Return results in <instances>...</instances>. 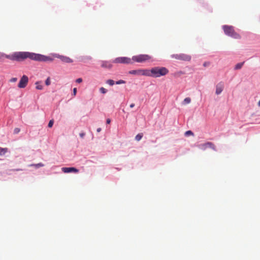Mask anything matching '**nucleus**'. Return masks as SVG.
Here are the masks:
<instances>
[{
  "label": "nucleus",
  "mask_w": 260,
  "mask_h": 260,
  "mask_svg": "<svg viewBox=\"0 0 260 260\" xmlns=\"http://www.w3.org/2000/svg\"><path fill=\"white\" fill-rule=\"evenodd\" d=\"M101 128H98L97 129V132H101Z\"/></svg>",
  "instance_id": "c9c22d12"
},
{
  "label": "nucleus",
  "mask_w": 260,
  "mask_h": 260,
  "mask_svg": "<svg viewBox=\"0 0 260 260\" xmlns=\"http://www.w3.org/2000/svg\"><path fill=\"white\" fill-rule=\"evenodd\" d=\"M172 58L177 60L189 61L191 60V57L190 55L184 53L180 54H173L171 55Z\"/></svg>",
  "instance_id": "39448f33"
},
{
  "label": "nucleus",
  "mask_w": 260,
  "mask_h": 260,
  "mask_svg": "<svg viewBox=\"0 0 260 260\" xmlns=\"http://www.w3.org/2000/svg\"><path fill=\"white\" fill-rule=\"evenodd\" d=\"M54 123V120L53 119L50 120L49 122L48 126L50 128L52 127Z\"/></svg>",
  "instance_id": "5701e85b"
},
{
  "label": "nucleus",
  "mask_w": 260,
  "mask_h": 260,
  "mask_svg": "<svg viewBox=\"0 0 260 260\" xmlns=\"http://www.w3.org/2000/svg\"><path fill=\"white\" fill-rule=\"evenodd\" d=\"M244 62H240V63H237L235 67V70H239V69H240L242 66H243L244 64Z\"/></svg>",
  "instance_id": "dca6fc26"
},
{
  "label": "nucleus",
  "mask_w": 260,
  "mask_h": 260,
  "mask_svg": "<svg viewBox=\"0 0 260 260\" xmlns=\"http://www.w3.org/2000/svg\"><path fill=\"white\" fill-rule=\"evenodd\" d=\"M57 57L59 58L62 61L66 63H71L73 61L72 59L67 56L58 55Z\"/></svg>",
  "instance_id": "f8f14e48"
},
{
  "label": "nucleus",
  "mask_w": 260,
  "mask_h": 260,
  "mask_svg": "<svg viewBox=\"0 0 260 260\" xmlns=\"http://www.w3.org/2000/svg\"><path fill=\"white\" fill-rule=\"evenodd\" d=\"M34 166H35L37 168H38V167H40L44 166V165L41 164V163H39L38 164L34 165Z\"/></svg>",
  "instance_id": "cd10ccee"
},
{
  "label": "nucleus",
  "mask_w": 260,
  "mask_h": 260,
  "mask_svg": "<svg viewBox=\"0 0 260 260\" xmlns=\"http://www.w3.org/2000/svg\"><path fill=\"white\" fill-rule=\"evenodd\" d=\"M177 74L178 75H182V74H183L184 73L182 71H179V72L177 73Z\"/></svg>",
  "instance_id": "72a5a7b5"
},
{
  "label": "nucleus",
  "mask_w": 260,
  "mask_h": 260,
  "mask_svg": "<svg viewBox=\"0 0 260 260\" xmlns=\"http://www.w3.org/2000/svg\"><path fill=\"white\" fill-rule=\"evenodd\" d=\"M79 135H80V136L82 138H83L84 137V136H85V133H80V134H79Z\"/></svg>",
  "instance_id": "7c9ffc66"
},
{
  "label": "nucleus",
  "mask_w": 260,
  "mask_h": 260,
  "mask_svg": "<svg viewBox=\"0 0 260 260\" xmlns=\"http://www.w3.org/2000/svg\"><path fill=\"white\" fill-rule=\"evenodd\" d=\"M76 93H77V88H74L73 89V95L74 96H75V95H76Z\"/></svg>",
  "instance_id": "c85d7f7f"
},
{
  "label": "nucleus",
  "mask_w": 260,
  "mask_h": 260,
  "mask_svg": "<svg viewBox=\"0 0 260 260\" xmlns=\"http://www.w3.org/2000/svg\"><path fill=\"white\" fill-rule=\"evenodd\" d=\"M190 102H191L190 98H186L183 100V104H184V105L188 104H189L190 103Z\"/></svg>",
  "instance_id": "a211bd4d"
},
{
  "label": "nucleus",
  "mask_w": 260,
  "mask_h": 260,
  "mask_svg": "<svg viewBox=\"0 0 260 260\" xmlns=\"http://www.w3.org/2000/svg\"><path fill=\"white\" fill-rule=\"evenodd\" d=\"M100 91L103 94H105L107 92V90L103 87L100 88Z\"/></svg>",
  "instance_id": "412c9836"
},
{
  "label": "nucleus",
  "mask_w": 260,
  "mask_h": 260,
  "mask_svg": "<svg viewBox=\"0 0 260 260\" xmlns=\"http://www.w3.org/2000/svg\"><path fill=\"white\" fill-rule=\"evenodd\" d=\"M258 104V106L259 107H260V100H259V102H258V104Z\"/></svg>",
  "instance_id": "e433bc0d"
},
{
  "label": "nucleus",
  "mask_w": 260,
  "mask_h": 260,
  "mask_svg": "<svg viewBox=\"0 0 260 260\" xmlns=\"http://www.w3.org/2000/svg\"><path fill=\"white\" fill-rule=\"evenodd\" d=\"M20 131V129L19 128L16 127L14 129V134H18Z\"/></svg>",
  "instance_id": "b1692460"
},
{
  "label": "nucleus",
  "mask_w": 260,
  "mask_h": 260,
  "mask_svg": "<svg viewBox=\"0 0 260 260\" xmlns=\"http://www.w3.org/2000/svg\"><path fill=\"white\" fill-rule=\"evenodd\" d=\"M4 57L11 61L17 62L23 61L27 58L37 61H51L53 60V59L49 56L29 52H15L9 55L0 52V59Z\"/></svg>",
  "instance_id": "f257e3e1"
},
{
  "label": "nucleus",
  "mask_w": 260,
  "mask_h": 260,
  "mask_svg": "<svg viewBox=\"0 0 260 260\" xmlns=\"http://www.w3.org/2000/svg\"><path fill=\"white\" fill-rule=\"evenodd\" d=\"M106 122L107 124H109L111 122V120L110 119H107L106 120Z\"/></svg>",
  "instance_id": "473e14b6"
},
{
  "label": "nucleus",
  "mask_w": 260,
  "mask_h": 260,
  "mask_svg": "<svg viewBox=\"0 0 260 260\" xmlns=\"http://www.w3.org/2000/svg\"><path fill=\"white\" fill-rule=\"evenodd\" d=\"M209 64H210V62H205L203 63V66L205 67H206L208 66Z\"/></svg>",
  "instance_id": "c756f323"
},
{
  "label": "nucleus",
  "mask_w": 260,
  "mask_h": 260,
  "mask_svg": "<svg viewBox=\"0 0 260 260\" xmlns=\"http://www.w3.org/2000/svg\"><path fill=\"white\" fill-rule=\"evenodd\" d=\"M76 82L78 83H80L82 82V78H78L76 79Z\"/></svg>",
  "instance_id": "bb28decb"
},
{
  "label": "nucleus",
  "mask_w": 260,
  "mask_h": 260,
  "mask_svg": "<svg viewBox=\"0 0 260 260\" xmlns=\"http://www.w3.org/2000/svg\"><path fill=\"white\" fill-rule=\"evenodd\" d=\"M222 28L225 35L236 39L241 38L240 35L235 31L233 26L225 25L222 26Z\"/></svg>",
  "instance_id": "7ed1b4c3"
},
{
  "label": "nucleus",
  "mask_w": 260,
  "mask_h": 260,
  "mask_svg": "<svg viewBox=\"0 0 260 260\" xmlns=\"http://www.w3.org/2000/svg\"><path fill=\"white\" fill-rule=\"evenodd\" d=\"M22 170L21 169H13L12 170V171H22Z\"/></svg>",
  "instance_id": "2f4dec72"
},
{
  "label": "nucleus",
  "mask_w": 260,
  "mask_h": 260,
  "mask_svg": "<svg viewBox=\"0 0 260 260\" xmlns=\"http://www.w3.org/2000/svg\"><path fill=\"white\" fill-rule=\"evenodd\" d=\"M152 56L148 54H139L138 55L134 56L132 57L133 62H137L139 63L152 61Z\"/></svg>",
  "instance_id": "20e7f679"
},
{
  "label": "nucleus",
  "mask_w": 260,
  "mask_h": 260,
  "mask_svg": "<svg viewBox=\"0 0 260 260\" xmlns=\"http://www.w3.org/2000/svg\"><path fill=\"white\" fill-rule=\"evenodd\" d=\"M36 88L37 89L42 90L43 89V86L40 84V82H37L36 83Z\"/></svg>",
  "instance_id": "f3484780"
},
{
  "label": "nucleus",
  "mask_w": 260,
  "mask_h": 260,
  "mask_svg": "<svg viewBox=\"0 0 260 260\" xmlns=\"http://www.w3.org/2000/svg\"><path fill=\"white\" fill-rule=\"evenodd\" d=\"M199 147L203 150H206L207 148H210L214 150H216V148L214 144L210 142L200 145Z\"/></svg>",
  "instance_id": "1a4fd4ad"
},
{
  "label": "nucleus",
  "mask_w": 260,
  "mask_h": 260,
  "mask_svg": "<svg viewBox=\"0 0 260 260\" xmlns=\"http://www.w3.org/2000/svg\"><path fill=\"white\" fill-rule=\"evenodd\" d=\"M28 82V78L26 75H23L18 85V87L20 88H23L25 87Z\"/></svg>",
  "instance_id": "6e6552de"
},
{
  "label": "nucleus",
  "mask_w": 260,
  "mask_h": 260,
  "mask_svg": "<svg viewBox=\"0 0 260 260\" xmlns=\"http://www.w3.org/2000/svg\"><path fill=\"white\" fill-rule=\"evenodd\" d=\"M143 134L142 133H140V134H138V135H136V136L135 137V140L137 141H139L141 140V139H142V138L143 137Z\"/></svg>",
  "instance_id": "2eb2a0df"
},
{
  "label": "nucleus",
  "mask_w": 260,
  "mask_h": 260,
  "mask_svg": "<svg viewBox=\"0 0 260 260\" xmlns=\"http://www.w3.org/2000/svg\"><path fill=\"white\" fill-rule=\"evenodd\" d=\"M61 169H62V171L65 173H71V172H74V173H78L79 172V170L77 169L74 168V167H69V168L64 167V168H62Z\"/></svg>",
  "instance_id": "9d476101"
},
{
  "label": "nucleus",
  "mask_w": 260,
  "mask_h": 260,
  "mask_svg": "<svg viewBox=\"0 0 260 260\" xmlns=\"http://www.w3.org/2000/svg\"><path fill=\"white\" fill-rule=\"evenodd\" d=\"M17 80V78H12L10 79V81L11 82H16Z\"/></svg>",
  "instance_id": "a878e982"
},
{
  "label": "nucleus",
  "mask_w": 260,
  "mask_h": 260,
  "mask_svg": "<svg viewBox=\"0 0 260 260\" xmlns=\"http://www.w3.org/2000/svg\"><path fill=\"white\" fill-rule=\"evenodd\" d=\"M8 151V148H2L0 147V155H3Z\"/></svg>",
  "instance_id": "4468645a"
},
{
  "label": "nucleus",
  "mask_w": 260,
  "mask_h": 260,
  "mask_svg": "<svg viewBox=\"0 0 260 260\" xmlns=\"http://www.w3.org/2000/svg\"><path fill=\"white\" fill-rule=\"evenodd\" d=\"M106 83L108 84L109 85L112 86L114 84L115 82L114 80L111 79H109L106 81Z\"/></svg>",
  "instance_id": "6ab92c4d"
},
{
  "label": "nucleus",
  "mask_w": 260,
  "mask_h": 260,
  "mask_svg": "<svg viewBox=\"0 0 260 260\" xmlns=\"http://www.w3.org/2000/svg\"><path fill=\"white\" fill-rule=\"evenodd\" d=\"M148 69H139L132 70L129 72V74L138 75H143L147 76Z\"/></svg>",
  "instance_id": "0eeeda50"
},
{
  "label": "nucleus",
  "mask_w": 260,
  "mask_h": 260,
  "mask_svg": "<svg viewBox=\"0 0 260 260\" xmlns=\"http://www.w3.org/2000/svg\"><path fill=\"white\" fill-rule=\"evenodd\" d=\"M224 88V85L222 82H219L216 86V94L218 95L220 94Z\"/></svg>",
  "instance_id": "9b49d317"
},
{
  "label": "nucleus",
  "mask_w": 260,
  "mask_h": 260,
  "mask_svg": "<svg viewBox=\"0 0 260 260\" xmlns=\"http://www.w3.org/2000/svg\"><path fill=\"white\" fill-rule=\"evenodd\" d=\"M125 81L122 80H120L116 82V84H124Z\"/></svg>",
  "instance_id": "393cba45"
},
{
  "label": "nucleus",
  "mask_w": 260,
  "mask_h": 260,
  "mask_svg": "<svg viewBox=\"0 0 260 260\" xmlns=\"http://www.w3.org/2000/svg\"><path fill=\"white\" fill-rule=\"evenodd\" d=\"M185 136H193V133L191 131H187L185 132Z\"/></svg>",
  "instance_id": "aec40b11"
},
{
  "label": "nucleus",
  "mask_w": 260,
  "mask_h": 260,
  "mask_svg": "<svg viewBox=\"0 0 260 260\" xmlns=\"http://www.w3.org/2000/svg\"><path fill=\"white\" fill-rule=\"evenodd\" d=\"M50 84H51L50 78V77H48L47 79L45 81V84L47 86H49V85H50Z\"/></svg>",
  "instance_id": "4be33fe9"
},
{
  "label": "nucleus",
  "mask_w": 260,
  "mask_h": 260,
  "mask_svg": "<svg viewBox=\"0 0 260 260\" xmlns=\"http://www.w3.org/2000/svg\"><path fill=\"white\" fill-rule=\"evenodd\" d=\"M101 67L104 68L111 69L112 67V64L108 61H102L101 62Z\"/></svg>",
  "instance_id": "ddd939ff"
},
{
  "label": "nucleus",
  "mask_w": 260,
  "mask_h": 260,
  "mask_svg": "<svg viewBox=\"0 0 260 260\" xmlns=\"http://www.w3.org/2000/svg\"><path fill=\"white\" fill-rule=\"evenodd\" d=\"M114 63L132 64L133 63L132 58L127 57H119L116 58L112 61Z\"/></svg>",
  "instance_id": "423d86ee"
},
{
  "label": "nucleus",
  "mask_w": 260,
  "mask_h": 260,
  "mask_svg": "<svg viewBox=\"0 0 260 260\" xmlns=\"http://www.w3.org/2000/svg\"><path fill=\"white\" fill-rule=\"evenodd\" d=\"M169 73V70L166 67H155L151 69H148L147 76L153 78H158L164 76Z\"/></svg>",
  "instance_id": "f03ea898"
},
{
  "label": "nucleus",
  "mask_w": 260,
  "mask_h": 260,
  "mask_svg": "<svg viewBox=\"0 0 260 260\" xmlns=\"http://www.w3.org/2000/svg\"><path fill=\"white\" fill-rule=\"evenodd\" d=\"M134 106H135V104H134V103H132V104H131L130 105V107H131V108H132L134 107Z\"/></svg>",
  "instance_id": "f704fd0d"
}]
</instances>
